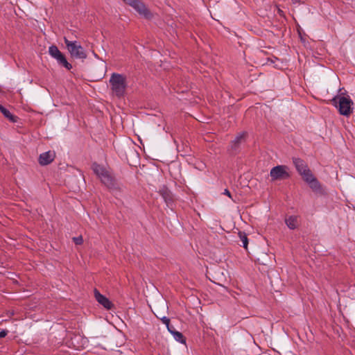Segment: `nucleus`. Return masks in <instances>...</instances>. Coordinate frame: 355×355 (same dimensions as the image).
Here are the masks:
<instances>
[{
	"label": "nucleus",
	"mask_w": 355,
	"mask_h": 355,
	"mask_svg": "<svg viewBox=\"0 0 355 355\" xmlns=\"http://www.w3.org/2000/svg\"><path fill=\"white\" fill-rule=\"evenodd\" d=\"M0 111L6 118L9 119V121L13 123L17 122V116L12 114L8 110H7L1 105H0Z\"/></svg>",
	"instance_id": "14"
},
{
	"label": "nucleus",
	"mask_w": 355,
	"mask_h": 355,
	"mask_svg": "<svg viewBox=\"0 0 355 355\" xmlns=\"http://www.w3.org/2000/svg\"><path fill=\"white\" fill-rule=\"evenodd\" d=\"M55 59L60 64L62 65L66 69H71L72 68L71 64L67 62L64 55L62 53H60Z\"/></svg>",
	"instance_id": "15"
},
{
	"label": "nucleus",
	"mask_w": 355,
	"mask_h": 355,
	"mask_svg": "<svg viewBox=\"0 0 355 355\" xmlns=\"http://www.w3.org/2000/svg\"><path fill=\"white\" fill-rule=\"evenodd\" d=\"M53 160V155L51 152H45L40 155L39 162L41 165H47Z\"/></svg>",
	"instance_id": "12"
},
{
	"label": "nucleus",
	"mask_w": 355,
	"mask_h": 355,
	"mask_svg": "<svg viewBox=\"0 0 355 355\" xmlns=\"http://www.w3.org/2000/svg\"><path fill=\"white\" fill-rule=\"evenodd\" d=\"M141 16L146 19H150L152 14L146 8V6L140 1L137 0L132 6Z\"/></svg>",
	"instance_id": "6"
},
{
	"label": "nucleus",
	"mask_w": 355,
	"mask_h": 355,
	"mask_svg": "<svg viewBox=\"0 0 355 355\" xmlns=\"http://www.w3.org/2000/svg\"><path fill=\"white\" fill-rule=\"evenodd\" d=\"M301 176L302 177L304 181L307 184L315 178L309 168L303 173Z\"/></svg>",
	"instance_id": "16"
},
{
	"label": "nucleus",
	"mask_w": 355,
	"mask_h": 355,
	"mask_svg": "<svg viewBox=\"0 0 355 355\" xmlns=\"http://www.w3.org/2000/svg\"><path fill=\"white\" fill-rule=\"evenodd\" d=\"M223 194H225V195L227 196L228 197H230V198H232L231 193L228 189H225Z\"/></svg>",
	"instance_id": "25"
},
{
	"label": "nucleus",
	"mask_w": 355,
	"mask_h": 355,
	"mask_svg": "<svg viewBox=\"0 0 355 355\" xmlns=\"http://www.w3.org/2000/svg\"><path fill=\"white\" fill-rule=\"evenodd\" d=\"M239 234L240 239L242 242V246L245 249H247L248 245V239L246 234L243 232H239Z\"/></svg>",
	"instance_id": "19"
},
{
	"label": "nucleus",
	"mask_w": 355,
	"mask_h": 355,
	"mask_svg": "<svg viewBox=\"0 0 355 355\" xmlns=\"http://www.w3.org/2000/svg\"><path fill=\"white\" fill-rule=\"evenodd\" d=\"M309 187L312 189V191L319 195H324L325 191L323 189L322 186L320 183V182L316 179L312 180L310 182L308 183Z\"/></svg>",
	"instance_id": "8"
},
{
	"label": "nucleus",
	"mask_w": 355,
	"mask_h": 355,
	"mask_svg": "<svg viewBox=\"0 0 355 355\" xmlns=\"http://www.w3.org/2000/svg\"><path fill=\"white\" fill-rule=\"evenodd\" d=\"M94 296L96 301L106 309H111L113 304L105 296L102 295L97 289L94 290Z\"/></svg>",
	"instance_id": "7"
},
{
	"label": "nucleus",
	"mask_w": 355,
	"mask_h": 355,
	"mask_svg": "<svg viewBox=\"0 0 355 355\" xmlns=\"http://www.w3.org/2000/svg\"><path fill=\"white\" fill-rule=\"evenodd\" d=\"M60 51L55 45H51L49 48V55L54 59L60 53Z\"/></svg>",
	"instance_id": "17"
},
{
	"label": "nucleus",
	"mask_w": 355,
	"mask_h": 355,
	"mask_svg": "<svg viewBox=\"0 0 355 355\" xmlns=\"http://www.w3.org/2000/svg\"><path fill=\"white\" fill-rule=\"evenodd\" d=\"M168 331L172 334V332H173V329H175V327L172 325L166 326Z\"/></svg>",
	"instance_id": "24"
},
{
	"label": "nucleus",
	"mask_w": 355,
	"mask_h": 355,
	"mask_svg": "<svg viewBox=\"0 0 355 355\" xmlns=\"http://www.w3.org/2000/svg\"><path fill=\"white\" fill-rule=\"evenodd\" d=\"M288 166L278 165L271 168L270 175L272 181L282 180L290 178Z\"/></svg>",
	"instance_id": "5"
},
{
	"label": "nucleus",
	"mask_w": 355,
	"mask_h": 355,
	"mask_svg": "<svg viewBox=\"0 0 355 355\" xmlns=\"http://www.w3.org/2000/svg\"><path fill=\"white\" fill-rule=\"evenodd\" d=\"M73 242L75 243L76 245H80L83 242V237L81 236H77V237H73Z\"/></svg>",
	"instance_id": "20"
},
{
	"label": "nucleus",
	"mask_w": 355,
	"mask_h": 355,
	"mask_svg": "<svg viewBox=\"0 0 355 355\" xmlns=\"http://www.w3.org/2000/svg\"><path fill=\"white\" fill-rule=\"evenodd\" d=\"M162 322L163 324H166V326H168L170 324V320L168 318L164 316L161 318Z\"/></svg>",
	"instance_id": "21"
},
{
	"label": "nucleus",
	"mask_w": 355,
	"mask_h": 355,
	"mask_svg": "<svg viewBox=\"0 0 355 355\" xmlns=\"http://www.w3.org/2000/svg\"><path fill=\"white\" fill-rule=\"evenodd\" d=\"M109 82L113 93L117 97L124 96L127 87L125 76L121 73H113L111 74Z\"/></svg>",
	"instance_id": "2"
},
{
	"label": "nucleus",
	"mask_w": 355,
	"mask_h": 355,
	"mask_svg": "<svg viewBox=\"0 0 355 355\" xmlns=\"http://www.w3.org/2000/svg\"><path fill=\"white\" fill-rule=\"evenodd\" d=\"M125 3L128 4L129 6H130L131 7L132 6V5L135 4V3L137 1V0H123Z\"/></svg>",
	"instance_id": "22"
},
{
	"label": "nucleus",
	"mask_w": 355,
	"mask_h": 355,
	"mask_svg": "<svg viewBox=\"0 0 355 355\" xmlns=\"http://www.w3.org/2000/svg\"><path fill=\"white\" fill-rule=\"evenodd\" d=\"M8 331L7 330H1L0 331V338H4L7 336Z\"/></svg>",
	"instance_id": "23"
},
{
	"label": "nucleus",
	"mask_w": 355,
	"mask_h": 355,
	"mask_svg": "<svg viewBox=\"0 0 355 355\" xmlns=\"http://www.w3.org/2000/svg\"><path fill=\"white\" fill-rule=\"evenodd\" d=\"M64 42L71 55L76 59L84 60L87 58V54L84 49L78 44L77 42H71L64 39Z\"/></svg>",
	"instance_id": "4"
},
{
	"label": "nucleus",
	"mask_w": 355,
	"mask_h": 355,
	"mask_svg": "<svg viewBox=\"0 0 355 355\" xmlns=\"http://www.w3.org/2000/svg\"><path fill=\"white\" fill-rule=\"evenodd\" d=\"M172 334L173 335V337L175 340L180 343H185V338L182 333L176 331L175 329H173V332H172Z\"/></svg>",
	"instance_id": "18"
},
{
	"label": "nucleus",
	"mask_w": 355,
	"mask_h": 355,
	"mask_svg": "<svg viewBox=\"0 0 355 355\" xmlns=\"http://www.w3.org/2000/svg\"><path fill=\"white\" fill-rule=\"evenodd\" d=\"M331 102L338 108L340 114L349 116L352 113L353 102L349 96L338 95L331 100Z\"/></svg>",
	"instance_id": "3"
},
{
	"label": "nucleus",
	"mask_w": 355,
	"mask_h": 355,
	"mask_svg": "<svg viewBox=\"0 0 355 355\" xmlns=\"http://www.w3.org/2000/svg\"><path fill=\"white\" fill-rule=\"evenodd\" d=\"M285 223L290 230H295L299 225L298 216H289L285 218Z\"/></svg>",
	"instance_id": "11"
},
{
	"label": "nucleus",
	"mask_w": 355,
	"mask_h": 355,
	"mask_svg": "<svg viewBox=\"0 0 355 355\" xmlns=\"http://www.w3.org/2000/svg\"><path fill=\"white\" fill-rule=\"evenodd\" d=\"M293 162L300 175L309 169L306 162L300 158H293Z\"/></svg>",
	"instance_id": "9"
},
{
	"label": "nucleus",
	"mask_w": 355,
	"mask_h": 355,
	"mask_svg": "<svg viewBox=\"0 0 355 355\" xmlns=\"http://www.w3.org/2000/svg\"><path fill=\"white\" fill-rule=\"evenodd\" d=\"M245 136H246L245 132H242V133L239 134L235 137V139L232 141V148L234 150H236V148H238L239 144L245 141Z\"/></svg>",
	"instance_id": "13"
},
{
	"label": "nucleus",
	"mask_w": 355,
	"mask_h": 355,
	"mask_svg": "<svg viewBox=\"0 0 355 355\" xmlns=\"http://www.w3.org/2000/svg\"><path fill=\"white\" fill-rule=\"evenodd\" d=\"M159 193L163 198L167 205L169 206L173 202V194L171 191L167 187H163L159 189Z\"/></svg>",
	"instance_id": "10"
},
{
	"label": "nucleus",
	"mask_w": 355,
	"mask_h": 355,
	"mask_svg": "<svg viewBox=\"0 0 355 355\" xmlns=\"http://www.w3.org/2000/svg\"><path fill=\"white\" fill-rule=\"evenodd\" d=\"M94 173L98 177L101 182L110 190H117L119 187L115 179L105 167L96 163H94L92 166Z\"/></svg>",
	"instance_id": "1"
}]
</instances>
